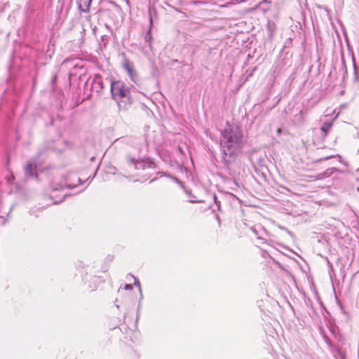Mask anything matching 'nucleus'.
I'll list each match as a JSON object with an SVG mask.
<instances>
[{"label": "nucleus", "instance_id": "nucleus-13", "mask_svg": "<svg viewBox=\"0 0 359 359\" xmlns=\"http://www.w3.org/2000/svg\"><path fill=\"white\" fill-rule=\"evenodd\" d=\"M126 140H127L128 143H135L137 146H140V144L139 142V140H137V139L128 137ZM137 149H138V152L140 154L141 152V148L140 147H137Z\"/></svg>", "mask_w": 359, "mask_h": 359}, {"label": "nucleus", "instance_id": "nucleus-17", "mask_svg": "<svg viewBox=\"0 0 359 359\" xmlns=\"http://www.w3.org/2000/svg\"><path fill=\"white\" fill-rule=\"evenodd\" d=\"M214 200H215V203L217 204L218 208H219V205H220V203L219 201H217V197L215 195H214Z\"/></svg>", "mask_w": 359, "mask_h": 359}, {"label": "nucleus", "instance_id": "nucleus-1", "mask_svg": "<svg viewBox=\"0 0 359 359\" xmlns=\"http://www.w3.org/2000/svg\"><path fill=\"white\" fill-rule=\"evenodd\" d=\"M243 147V133L238 125L227 123L222 131L220 147L222 152V159L225 163L231 161Z\"/></svg>", "mask_w": 359, "mask_h": 359}, {"label": "nucleus", "instance_id": "nucleus-16", "mask_svg": "<svg viewBox=\"0 0 359 359\" xmlns=\"http://www.w3.org/2000/svg\"><path fill=\"white\" fill-rule=\"evenodd\" d=\"M124 289L126 290H130L133 289V285L131 284H126L124 286Z\"/></svg>", "mask_w": 359, "mask_h": 359}, {"label": "nucleus", "instance_id": "nucleus-12", "mask_svg": "<svg viewBox=\"0 0 359 359\" xmlns=\"http://www.w3.org/2000/svg\"><path fill=\"white\" fill-rule=\"evenodd\" d=\"M152 39H153V37H152V35L151 33V27H150L145 35L144 40L146 42H147L149 43V46L151 50H152Z\"/></svg>", "mask_w": 359, "mask_h": 359}, {"label": "nucleus", "instance_id": "nucleus-27", "mask_svg": "<svg viewBox=\"0 0 359 359\" xmlns=\"http://www.w3.org/2000/svg\"><path fill=\"white\" fill-rule=\"evenodd\" d=\"M150 23H151V25H152V19L151 18L150 19Z\"/></svg>", "mask_w": 359, "mask_h": 359}, {"label": "nucleus", "instance_id": "nucleus-6", "mask_svg": "<svg viewBox=\"0 0 359 359\" xmlns=\"http://www.w3.org/2000/svg\"><path fill=\"white\" fill-rule=\"evenodd\" d=\"M123 67L124 69L127 72V74L132 81L134 83H137V74L135 70L134 66L132 62H130L128 60H126L123 62Z\"/></svg>", "mask_w": 359, "mask_h": 359}, {"label": "nucleus", "instance_id": "nucleus-25", "mask_svg": "<svg viewBox=\"0 0 359 359\" xmlns=\"http://www.w3.org/2000/svg\"><path fill=\"white\" fill-rule=\"evenodd\" d=\"M327 263H328V264H329L330 266H332V264H331V263L330 262V261H329V260L327 261Z\"/></svg>", "mask_w": 359, "mask_h": 359}, {"label": "nucleus", "instance_id": "nucleus-19", "mask_svg": "<svg viewBox=\"0 0 359 359\" xmlns=\"http://www.w3.org/2000/svg\"><path fill=\"white\" fill-rule=\"evenodd\" d=\"M178 150H179V151H180V153H182V148H181L180 147H178Z\"/></svg>", "mask_w": 359, "mask_h": 359}, {"label": "nucleus", "instance_id": "nucleus-21", "mask_svg": "<svg viewBox=\"0 0 359 359\" xmlns=\"http://www.w3.org/2000/svg\"><path fill=\"white\" fill-rule=\"evenodd\" d=\"M155 180H156V178H154V179L151 180L150 183L153 182Z\"/></svg>", "mask_w": 359, "mask_h": 359}, {"label": "nucleus", "instance_id": "nucleus-8", "mask_svg": "<svg viewBox=\"0 0 359 359\" xmlns=\"http://www.w3.org/2000/svg\"><path fill=\"white\" fill-rule=\"evenodd\" d=\"M36 163L34 161H30L25 168V172L27 177H37L36 170Z\"/></svg>", "mask_w": 359, "mask_h": 359}, {"label": "nucleus", "instance_id": "nucleus-24", "mask_svg": "<svg viewBox=\"0 0 359 359\" xmlns=\"http://www.w3.org/2000/svg\"><path fill=\"white\" fill-rule=\"evenodd\" d=\"M165 4L168 6H170V4L168 2H165Z\"/></svg>", "mask_w": 359, "mask_h": 359}, {"label": "nucleus", "instance_id": "nucleus-23", "mask_svg": "<svg viewBox=\"0 0 359 359\" xmlns=\"http://www.w3.org/2000/svg\"><path fill=\"white\" fill-rule=\"evenodd\" d=\"M135 182L140 181V179H135L134 180Z\"/></svg>", "mask_w": 359, "mask_h": 359}, {"label": "nucleus", "instance_id": "nucleus-4", "mask_svg": "<svg viewBox=\"0 0 359 359\" xmlns=\"http://www.w3.org/2000/svg\"><path fill=\"white\" fill-rule=\"evenodd\" d=\"M80 184H81V180L78 177V175L74 172H70L65 178V182L64 184H59L55 187L51 184L50 188L53 189V191L62 189L65 187L72 189L77 187V185Z\"/></svg>", "mask_w": 359, "mask_h": 359}, {"label": "nucleus", "instance_id": "nucleus-9", "mask_svg": "<svg viewBox=\"0 0 359 359\" xmlns=\"http://www.w3.org/2000/svg\"><path fill=\"white\" fill-rule=\"evenodd\" d=\"M91 3H92V0H78L77 1L79 9L83 13H87L89 11Z\"/></svg>", "mask_w": 359, "mask_h": 359}, {"label": "nucleus", "instance_id": "nucleus-10", "mask_svg": "<svg viewBox=\"0 0 359 359\" xmlns=\"http://www.w3.org/2000/svg\"><path fill=\"white\" fill-rule=\"evenodd\" d=\"M157 174L159 175L160 177L165 176V177H167L171 179L175 182H176L177 184H179L180 187L182 189H183L185 192H187V191L185 189V187H184L183 182L181 180H180L177 177H176L175 176H172L171 174H170L168 172H158Z\"/></svg>", "mask_w": 359, "mask_h": 359}, {"label": "nucleus", "instance_id": "nucleus-26", "mask_svg": "<svg viewBox=\"0 0 359 359\" xmlns=\"http://www.w3.org/2000/svg\"><path fill=\"white\" fill-rule=\"evenodd\" d=\"M120 140L122 141V139H116V142L120 141Z\"/></svg>", "mask_w": 359, "mask_h": 359}, {"label": "nucleus", "instance_id": "nucleus-14", "mask_svg": "<svg viewBox=\"0 0 359 359\" xmlns=\"http://www.w3.org/2000/svg\"><path fill=\"white\" fill-rule=\"evenodd\" d=\"M133 278L135 280L134 285L138 287V288H139V291H140V299H142L143 295H142V293L140 283L138 278H135L134 276H133Z\"/></svg>", "mask_w": 359, "mask_h": 359}, {"label": "nucleus", "instance_id": "nucleus-22", "mask_svg": "<svg viewBox=\"0 0 359 359\" xmlns=\"http://www.w3.org/2000/svg\"><path fill=\"white\" fill-rule=\"evenodd\" d=\"M299 114H300V115L302 116V115L303 114V111H302V110H300V111H299Z\"/></svg>", "mask_w": 359, "mask_h": 359}, {"label": "nucleus", "instance_id": "nucleus-11", "mask_svg": "<svg viewBox=\"0 0 359 359\" xmlns=\"http://www.w3.org/2000/svg\"><path fill=\"white\" fill-rule=\"evenodd\" d=\"M332 126V122H325L322 125V126L320 127V130L322 132L321 136L323 137H325L327 135V134L329 133V132L331 130Z\"/></svg>", "mask_w": 359, "mask_h": 359}, {"label": "nucleus", "instance_id": "nucleus-20", "mask_svg": "<svg viewBox=\"0 0 359 359\" xmlns=\"http://www.w3.org/2000/svg\"><path fill=\"white\" fill-rule=\"evenodd\" d=\"M278 133H281V129L280 128H278V130H277Z\"/></svg>", "mask_w": 359, "mask_h": 359}, {"label": "nucleus", "instance_id": "nucleus-28", "mask_svg": "<svg viewBox=\"0 0 359 359\" xmlns=\"http://www.w3.org/2000/svg\"><path fill=\"white\" fill-rule=\"evenodd\" d=\"M116 306L117 309H119V305L116 304Z\"/></svg>", "mask_w": 359, "mask_h": 359}, {"label": "nucleus", "instance_id": "nucleus-7", "mask_svg": "<svg viewBox=\"0 0 359 359\" xmlns=\"http://www.w3.org/2000/svg\"><path fill=\"white\" fill-rule=\"evenodd\" d=\"M250 231L254 233L257 239L264 242V236L266 234V231L260 225L253 226L250 227Z\"/></svg>", "mask_w": 359, "mask_h": 359}, {"label": "nucleus", "instance_id": "nucleus-3", "mask_svg": "<svg viewBox=\"0 0 359 359\" xmlns=\"http://www.w3.org/2000/svg\"><path fill=\"white\" fill-rule=\"evenodd\" d=\"M147 165V163L140 155L138 156H128L126 163L124 166V170L129 174L130 177L140 175L138 172L133 173L134 171H140L144 170Z\"/></svg>", "mask_w": 359, "mask_h": 359}, {"label": "nucleus", "instance_id": "nucleus-15", "mask_svg": "<svg viewBox=\"0 0 359 359\" xmlns=\"http://www.w3.org/2000/svg\"><path fill=\"white\" fill-rule=\"evenodd\" d=\"M67 196V194H64L62 196L61 198L58 199V200H54L53 201V203L55 204H57V203H60L61 202L63 201V200L65 199V198Z\"/></svg>", "mask_w": 359, "mask_h": 359}, {"label": "nucleus", "instance_id": "nucleus-2", "mask_svg": "<svg viewBox=\"0 0 359 359\" xmlns=\"http://www.w3.org/2000/svg\"><path fill=\"white\" fill-rule=\"evenodd\" d=\"M111 97L117 102L119 109H126L131 104L130 88L122 81L111 82Z\"/></svg>", "mask_w": 359, "mask_h": 359}, {"label": "nucleus", "instance_id": "nucleus-18", "mask_svg": "<svg viewBox=\"0 0 359 359\" xmlns=\"http://www.w3.org/2000/svg\"><path fill=\"white\" fill-rule=\"evenodd\" d=\"M56 80H57V76L55 75L53 79H52V83H55L56 82Z\"/></svg>", "mask_w": 359, "mask_h": 359}, {"label": "nucleus", "instance_id": "nucleus-5", "mask_svg": "<svg viewBox=\"0 0 359 359\" xmlns=\"http://www.w3.org/2000/svg\"><path fill=\"white\" fill-rule=\"evenodd\" d=\"M88 82L90 83V90L99 93L104 88L103 79L101 75L95 74L91 80H88L86 85L88 86Z\"/></svg>", "mask_w": 359, "mask_h": 359}]
</instances>
